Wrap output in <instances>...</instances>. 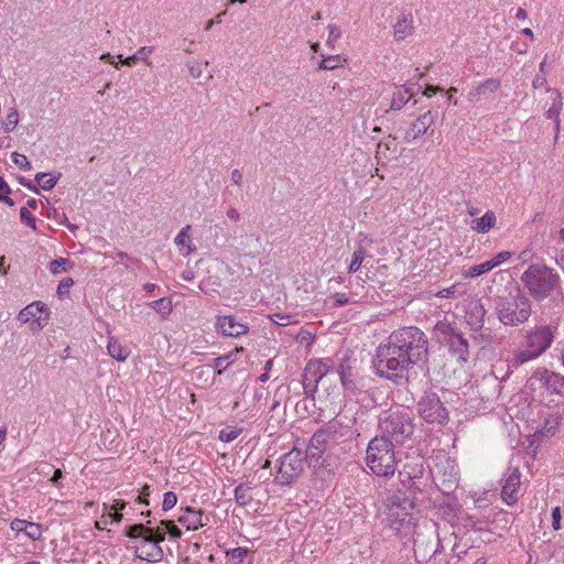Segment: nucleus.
<instances>
[{
  "label": "nucleus",
  "instance_id": "1",
  "mask_svg": "<svg viewBox=\"0 0 564 564\" xmlns=\"http://www.w3.org/2000/svg\"><path fill=\"white\" fill-rule=\"evenodd\" d=\"M527 295L535 302L563 301L564 291L558 272L545 263H532L521 274Z\"/></svg>",
  "mask_w": 564,
  "mask_h": 564
},
{
  "label": "nucleus",
  "instance_id": "2",
  "mask_svg": "<svg viewBox=\"0 0 564 564\" xmlns=\"http://www.w3.org/2000/svg\"><path fill=\"white\" fill-rule=\"evenodd\" d=\"M414 364L410 357L397 347L390 339L380 344L376 350L375 368L379 377L393 381L395 384L405 382L406 372Z\"/></svg>",
  "mask_w": 564,
  "mask_h": 564
},
{
  "label": "nucleus",
  "instance_id": "3",
  "mask_svg": "<svg viewBox=\"0 0 564 564\" xmlns=\"http://www.w3.org/2000/svg\"><path fill=\"white\" fill-rule=\"evenodd\" d=\"M495 313L503 325L519 326L529 321L532 314V301L524 292L517 289L516 293L495 299Z\"/></svg>",
  "mask_w": 564,
  "mask_h": 564
},
{
  "label": "nucleus",
  "instance_id": "4",
  "mask_svg": "<svg viewBox=\"0 0 564 564\" xmlns=\"http://www.w3.org/2000/svg\"><path fill=\"white\" fill-rule=\"evenodd\" d=\"M555 328L550 325H536L525 332L523 349L514 352L512 365L518 367L540 357L554 341Z\"/></svg>",
  "mask_w": 564,
  "mask_h": 564
},
{
  "label": "nucleus",
  "instance_id": "5",
  "mask_svg": "<svg viewBox=\"0 0 564 564\" xmlns=\"http://www.w3.org/2000/svg\"><path fill=\"white\" fill-rule=\"evenodd\" d=\"M366 462L370 470L381 477L392 476L397 459L392 441L384 435L375 436L368 444Z\"/></svg>",
  "mask_w": 564,
  "mask_h": 564
},
{
  "label": "nucleus",
  "instance_id": "6",
  "mask_svg": "<svg viewBox=\"0 0 564 564\" xmlns=\"http://www.w3.org/2000/svg\"><path fill=\"white\" fill-rule=\"evenodd\" d=\"M415 365L427 357V338L417 327H402L388 337Z\"/></svg>",
  "mask_w": 564,
  "mask_h": 564
},
{
  "label": "nucleus",
  "instance_id": "7",
  "mask_svg": "<svg viewBox=\"0 0 564 564\" xmlns=\"http://www.w3.org/2000/svg\"><path fill=\"white\" fill-rule=\"evenodd\" d=\"M386 507L389 528L399 534H410L415 521L412 513L413 502L404 494H394L387 499Z\"/></svg>",
  "mask_w": 564,
  "mask_h": 564
},
{
  "label": "nucleus",
  "instance_id": "8",
  "mask_svg": "<svg viewBox=\"0 0 564 564\" xmlns=\"http://www.w3.org/2000/svg\"><path fill=\"white\" fill-rule=\"evenodd\" d=\"M382 435L403 444L414 432L413 415L409 410L390 411L379 421Z\"/></svg>",
  "mask_w": 564,
  "mask_h": 564
},
{
  "label": "nucleus",
  "instance_id": "9",
  "mask_svg": "<svg viewBox=\"0 0 564 564\" xmlns=\"http://www.w3.org/2000/svg\"><path fill=\"white\" fill-rule=\"evenodd\" d=\"M303 469V453L293 447L280 458L275 481L280 486H290L302 474Z\"/></svg>",
  "mask_w": 564,
  "mask_h": 564
},
{
  "label": "nucleus",
  "instance_id": "10",
  "mask_svg": "<svg viewBox=\"0 0 564 564\" xmlns=\"http://www.w3.org/2000/svg\"><path fill=\"white\" fill-rule=\"evenodd\" d=\"M420 416L427 423L444 424L448 419V412L436 393H429L417 403Z\"/></svg>",
  "mask_w": 564,
  "mask_h": 564
},
{
  "label": "nucleus",
  "instance_id": "11",
  "mask_svg": "<svg viewBox=\"0 0 564 564\" xmlns=\"http://www.w3.org/2000/svg\"><path fill=\"white\" fill-rule=\"evenodd\" d=\"M522 473L518 466H509L501 477V500L508 506H514L521 497Z\"/></svg>",
  "mask_w": 564,
  "mask_h": 564
},
{
  "label": "nucleus",
  "instance_id": "12",
  "mask_svg": "<svg viewBox=\"0 0 564 564\" xmlns=\"http://www.w3.org/2000/svg\"><path fill=\"white\" fill-rule=\"evenodd\" d=\"M162 541H164V535L153 527L152 520L143 523V561L153 563L162 558L163 551L159 546Z\"/></svg>",
  "mask_w": 564,
  "mask_h": 564
},
{
  "label": "nucleus",
  "instance_id": "13",
  "mask_svg": "<svg viewBox=\"0 0 564 564\" xmlns=\"http://www.w3.org/2000/svg\"><path fill=\"white\" fill-rule=\"evenodd\" d=\"M529 383L531 387L539 386L551 393L564 395V377L547 369H538L529 379Z\"/></svg>",
  "mask_w": 564,
  "mask_h": 564
},
{
  "label": "nucleus",
  "instance_id": "14",
  "mask_svg": "<svg viewBox=\"0 0 564 564\" xmlns=\"http://www.w3.org/2000/svg\"><path fill=\"white\" fill-rule=\"evenodd\" d=\"M435 121V116L432 111H425L411 123V127L405 131L404 141L408 143L416 142L422 135L429 132L430 128Z\"/></svg>",
  "mask_w": 564,
  "mask_h": 564
},
{
  "label": "nucleus",
  "instance_id": "15",
  "mask_svg": "<svg viewBox=\"0 0 564 564\" xmlns=\"http://www.w3.org/2000/svg\"><path fill=\"white\" fill-rule=\"evenodd\" d=\"M332 444H337L351 436V427L340 417H335L319 427Z\"/></svg>",
  "mask_w": 564,
  "mask_h": 564
},
{
  "label": "nucleus",
  "instance_id": "16",
  "mask_svg": "<svg viewBox=\"0 0 564 564\" xmlns=\"http://www.w3.org/2000/svg\"><path fill=\"white\" fill-rule=\"evenodd\" d=\"M413 551L415 560L419 563L427 562L438 554V551H436V543L433 541L432 535L426 538L422 533H417L414 539Z\"/></svg>",
  "mask_w": 564,
  "mask_h": 564
},
{
  "label": "nucleus",
  "instance_id": "17",
  "mask_svg": "<svg viewBox=\"0 0 564 564\" xmlns=\"http://www.w3.org/2000/svg\"><path fill=\"white\" fill-rule=\"evenodd\" d=\"M215 326L218 333L227 337H239L249 330L248 325L238 322L232 315L218 316Z\"/></svg>",
  "mask_w": 564,
  "mask_h": 564
},
{
  "label": "nucleus",
  "instance_id": "18",
  "mask_svg": "<svg viewBox=\"0 0 564 564\" xmlns=\"http://www.w3.org/2000/svg\"><path fill=\"white\" fill-rule=\"evenodd\" d=\"M435 484L444 495L452 494L458 486V473L451 464L440 468L435 476Z\"/></svg>",
  "mask_w": 564,
  "mask_h": 564
},
{
  "label": "nucleus",
  "instance_id": "19",
  "mask_svg": "<svg viewBox=\"0 0 564 564\" xmlns=\"http://www.w3.org/2000/svg\"><path fill=\"white\" fill-rule=\"evenodd\" d=\"M177 522L185 527L186 530H198L208 524L209 518L205 516L203 510H197L192 507L182 509V513L177 518Z\"/></svg>",
  "mask_w": 564,
  "mask_h": 564
},
{
  "label": "nucleus",
  "instance_id": "20",
  "mask_svg": "<svg viewBox=\"0 0 564 564\" xmlns=\"http://www.w3.org/2000/svg\"><path fill=\"white\" fill-rule=\"evenodd\" d=\"M501 87V82L498 78H487L473 87L468 95V101L476 104L487 97L488 94L497 93Z\"/></svg>",
  "mask_w": 564,
  "mask_h": 564
},
{
  "label": "nucleus",
  "instance_id": "21",
  "mask_svg": "<svg viewBox=\"0 0 564 564\" xmlns=\"http://www.w3.org/2000/svg\"><path fill=\"white\" fill-rule=\"evenodd\" d=\"M337 372L340 378V382L346 390L355 391L357 389L355 367L349 357H344L340 360L337 367Z\"/></svg>",
  "mask_w": 564,
  "mask_h": 564
},
{
  "label": "nucleus",
  "instance_id": "22",
  "mask_svg": "<svg viewBox=\"0 0 564 564\" xmlns=\"http://www.w3.org/2000/svg\"><path fill=\"white\" fill-rule=\"evenodd\" d=\"M485 315L486 310L479 301L469 304L465 318L471 330L477 332L484 328Z\"/></svg>",
  "mask_w": 564,
  "mask_h": 564
},
{
  "label": "nucleus",
  "instance_id": "23",
  "mask_svg": "<svg viewBox=\"0 0 564 564\" xmlns=\"http://www.w3.org/2000/svg\"><path fill=\"white\" fill-rule=\"evenodd\" d=\"M446 345L448 346L449 352L459 364H464L469 359V344L462 333H458Z\"/></svg>",
  "mask_w": 564,
  "mask_h": 564
},
{
  "label": "nucleus",
  "instance_id": "24",
  "mask_svg": "<svg viewBox=\"0 0 564 564\" xmlns=\"http://www.w3.org/2000/svg\"><path fill=\"white\" fill-rule=\"evenodd\" d=\"M160 297L158 300H151L143 302V305L149 308L148 312H145V316L149 317L152 313H156L161 319L169 316L172 312V301L170 297L165 295H159Z\"/></svg>",
  "mask_w": 564,
  "mask_h": 564
},
{
  "label": "nucleus",
  "instance_id": "25",
  "mask_svg": "<svg viewBox=\"0 0 564 564\" xmlns=\"http://www.w3.org/2000/svg\"><path fill=\"white\" fill-rule=\"evenodd\" d=\"M330 444L332 443L323 434L321 429H318L310 440L307 446V456L310 458L318 459Z\"/></svg>",
  "mask_w": 564,
  "mask_h": 564
},
{
  "label": "nucleus",
  "instance_id": "26",
  "mask_svg": "<svg viewBox=\"0 0 564 564\" xmlns=\"http://www.w3.org/2000/svg\"><path fill=\"white\" fill-rule=\"evenodd\" d=\"M413 17L411 13H402L393 25V35L397 41H402L413 33Z\"/></svg>",
  "mask_w": 564,
  "mask_h": 564
},
{
  "label": "nucleus",
  "instance_id": "27",
  "mask_svg": "<svg viewBox=\"0 0 564 564\" xmlns=\"http://www.w3.org/2000/svg\"><path fill=\"white\" fill-rule=\"evenodd\" d=\"M321 380V372H316L312 366L306 365L302 379L305 395L314 399V394L317 391V386Z\"/></svg>",
  "mask_w": 564,
  "mask_h": 564
},
{
  "label": "nucleus",
  "instance_id": "28",
  "mask_svg": "<svg viewBox=\"0 0 564 564\" xmlns=\"http://www.w3.org/2000/svg\"><path fill=\"white\" fill-rule=\"evenodd\" d=\"M434 332L441 343L447 344L458 333H460L455 325L446 319L438 321L434 326Z\"/></svg>",
  "mask_w": 564,
  "mask_h": 564
},
{
  "label": "nucleus",
  "instance_id": "29",
  "mask_svg": "<svg viewBox=\"0 0 564 564\" xmlns=\"http://www.w3.org/2000/svg\"><path fill=\"white\" fill-rule=\"evenodd\" d=\"M413 97V93L404 86L399 87L392 96L390 109L393 111L401 110Z\"/></svg>",
  "mask_w": 564,
  "mask_h": 564
},
{
  "label": "nucleus",
  "instance_id": "30",
  "mask_svg": "<svg viewBox=\"0 0 564 564\" xmlns=\"http://www.w3.org/2000/svg\"><path fill=\"white\" fill-rule=\"evenodd\" d=\"M252 488L245 482L239 484L234 491L235 501L239 507H247L253 500Z\"/></svg>",
  "mask_w": 564,
  "mask_h": 564
},
{
  "label": "nucleus",
  "instance_id": "31",
  "mask_svg": "<svg viewBox=\"0 0 564 564\" xmlns=\"http://www.w3.org/2000/svg\"><path fill=\"white\" fill-rule=\"evenodd\" d=\"M435 533H436V551H438V554L444 552L446 549H449L451 551H456L458 538L454 532L446 533L443 536L436 531H435Z\"/></svg>",
  "mask_w": 564,
  "mask_h": 564
},
{
  "label": "nucleus",
  "instance_id": "32",
  "mask_svg": "<svg viewBox=\"0 0 564 564\" xmlns=\"http://www.w3.org/2000/svg\"><path fill=\"white\" fill-rule=\"evenodd\" d=\"M44 311H48L46 305L41 301H35L20 311L19 319L22 323H26L31 318H35L37 313L44 312Z\"/></svg>",
  "mask_w": 564,
  "mask_h": 564
},
{
  "label": "nucleus",
  "instance_id": "33",
  "mask_svg": "<svg viewBox=\"0 0 564 564\" xmlns=\"http://www.w3.org/2000/svg\"><path fill=\"white\" fill-rule=\"evenodd\" d=\"M191 231H192L191 225H186L185 227H183L181 229V231L177 234V236L174 239V241L177 246L186 248L185 256H188L196 250V247L193 246V243H192Z\"/></svg>",
  "mask_w": 564,
  "mask_h": 564
},
{
  "label": "nucleus",
  "instance_id": "34",
  "mask_svg": "<svg viewBox=\"0 0 564 564\" xmlns=\"http://www.w3.org/2000/svg\"><path fill=\"white\" fill-rule=\"evenodd\" d=\"M247 547H235L226 552V556L232 564H252V557Z\"/></svg>",
  "mask_w": 564,
  "mask_h": 564
},
{
  "label": "nucleus",
  "instance_id": "35",
  "mask_svg": "<svg viewBox=\"0 0 564 564\" xmlns=\"http://www.w3.org/2000/svg\"><path fill=\"white\" fill-rule=\"evenodd\" d=\"M473 229L480 234L488 232L496 224V215L494 212H487L482 217L475 219Z\"/></svg>",
  "mask_w": 564,
  "mask_h": 564
},
{
  "label": "nucleus",
  "instance_id": "36",
  "mask_svg": "<svg viewBox=\"0 0 564 564\" xmlns=\"http://www.w3.org/2000/svg\"><path fill=\"white\" fill-rule=\"evenodd\" d=\"M153 527L160 530L164 536L169 534L174 540L182 536L181 529L172 520H161L159 524L153 522Z\"/></svg>",
  "mask_w": 564,
  "mask_h": 564
},
{
  "label": "nucleus",
  "instance_id": "37",
  "mask_svg": "<svg viewBox=\"0 0 564 564\" xmlns=\"http://www.w3.org/2000/svg\"><path fill=\"white\" fill-rule=\"evenodd\" d=\"M59 177L61 173H57V175H52L51 173L39 172L35 175V181L42 189L51 191L52 188L55 187Z\"/></svg>",
  "mask_w": 564,
  "mask_h": 564
},
{
  "label": "nucleus",
  "instance_id": "38",
  "mask_svg": "<svg viewBox=\"0 0 564 564\" xmlns=\"http://www.w3.org/2000/svg\"><path fill=\"white\" fill-rule=\"evenodd\" d=\"M74 268V262L68 258H57L51 261L50 271L53 274H59L62 272H67L68 270Z\"/></svg>",
  "mask_w": 564,
  "mask_h": 564
},
{
  "label": "nucleus",
  "instance_id": "39",
  "mask_svg": "<svg viewBox=\"0 0 564 564\" xmlns=\"http://www.w3.org/2000/svg\"><path fill=\"white\" fill-rule=\"evenodd\" d=\"M318 63V69L319 70H333L340 66L341 62L344 61L340 55H328L324 56Z\"/></svg>",
  "mask_w": 564,
  "mask_h": 564
},
{
  "label": "nucleus",
  "instance_id": "40",
  "mask_svg": "<svg viewBox=\"0 0 564 564\" xmlns=\"http://www.w3.org/2000/svg\"><path fill=\"white\" fill-rule=\"evenodd\" d=\"M19 123V112L15 108H10L6 119L2 121L4 132H12Z\"/></svg>",
  "mask_w": 564,
  "mask_h": 564
},
{
  "label": "nucleus",
  "instance_id": "41",
  "mask_svg": "<svg viewBox=\"0 0 564 564\" xmlns=\"http://www.w3.org/2000/svg\"><path fill=\"white\" fill-rule=\"evenodd\" d=\"M107 349L109 355L117 360H126L128 357L127 350L112 338H110Z\"/></svg>",
  "mask_w": 564,
  "mask_h": 564
},
{
  "label": "nucleus",
  "instance_id": "42",
  "mask_svg": "<svg viewBox=\"0 0 564 564\" xmlns=\"http://www.w3.org/2000/svg\"><path fill=\"white\" fill-rule=\"evenodd\" d=\"M492 270V265L490 264V261H485L479 264H475L468 268L466 272V276L468 278H477L481 274H485Z\"/></svg>",
  "mask_w": 564,
  "mask_h": 564
},
{
  "label": "nucleus",
  "instance_id": "43",
  "mask_svg": "<svg viewBox=\"0 0 564 564\" xmlns=\"http://www.w3.org/2000/svg\"><path fill=\"white\" fill-rule=\"evenodd\" d=\"M307 366H312L316 372H321V378L325 377L333 369V362L329 359L326 360H311Z\"/></svg>",
  "mask_w": 564,
  "mask_h": 564
},
{
  "label": "nucleus",
  "instance_id": "44",
  "mask_svg": "<svg viewBox=\"0 0 564 564\" xmlns=\"http://www.w3.org/2000/svg\"><path fill=\"white\" fill-rule=\"evenodd\" d=\"M11 194V188L6 182L3 177L0 176V202L7 204L8 206H14V200L9 197Z\"/></svg>",
  "mask_w": 564,
  "mask_h": 564
},
{
  "label": "nucleus",
  "instance_id": "45",
  "mask_svg": "<svg viewBox=\"0 0 564 564\" xmlns=\"http://www.w3.org/2000/svg\"><path fill=\"white\" fill-rule=\"evenodd\" d=\"M24 533L30 540L37 541L42 536V525L40 523L29 521Z\"/></svg>",
  "mask_w": 564,
  "mask_h": 564
},
{
  "label": "nucleus",
  "instance_id": "46",
  "mask_svg": "<svg viewBox=\"0 0 564 564\" xmlns=\"http://www.w3.org/2000/svg\"><path fill=\"white\" fill-rule=\"evenodd\" d=\"M365 259V251L362 249H358L354 251L352 259L349 264L348 271L349 273H355L360 269V265Z\"/></svg>",
  "mask_w": 564,
  "mask_h": 564
},
{
  "label": "nucleus",
  "instance_id": "47",
  "mask_svg": "<svg viewBox=\"0 0 564 564\" xmlns=\"http://www.w3.org/2000/svg\"><path fill=\"white\" fill-rule=\"evenodd\" d=\"M11 158L13 163L23 171H30L32 169L31 162L24 154L19 152H12Z\"/></svg>",
  "mask_w": 564,
  "mask_h": 564
},
{
  "label": "nucleus",
  "instance_id": "48",
  "mask_svg": "<svg viewBox=\"0 0 564 564\" xmlns=\"http://www.w3.org/2000/svg\"><path fill=\"white\" fill-rule=\"evenodd\" d=\"M327 30L328 37L326 40V46L333 50L335 47L336 41L341 36V32L339 28L335 24H328Z\"/></svg>",
  "mask_w": 564,
  "mask_h": 564
},
{
  "label": "nucleus",
  "instance_id": "49",
  "mask_svg": "<svg viewBox=\"0 0 564 564\" xmlns=\"http://www.w3.org/2000/svg\"><path fill=\"white\" fill-rule=\"evenodd\" d=\"M270 319L280 326H288L295 322V316L291 314L274 313L270 316Z\"/></svg>",
  "mask_w": 564,
  "mask_h": 564
},
{
  "label": "nucleus",
  "instance_id": "50",
  "mask_svg": "<svg viewBox=\"0 0 564 564\" xmlns=\"http://www.w3.org/2000/svg\"><path fill=\"white\" fill-rule=\"evenodd\" d=\"M240 432H241V430H238V429H230V427L223 429L219 432V440L224 443H230L239 436Z\"/></svg>",
  "mask_w": 564,
  "mask_h": 564
},
{
  "label": "nucleus",
  "instance_id": "51",
  "mask_svg": "<svg viewBox=\"0 0 564 564\" xmlns=\"http://www.w3.org/2000/svg\"><path fill=\"white\" fill-rule=\"evenodd\" d=\"M20 219H21L22 223H24L30 228H32L34 230L36 229V219L31 214L29 208H26V207H21L20 208Z\"/></svg>",
  "mask_w": 564,
  "mask_h": 564
},
{
  "label": "nucleus",
  "instance_id": "52",
  "mask_svg": "<svg viewBox=\"0 0 564 564\" xmlns=\"http://www.w3.org/2000/svg\"><path fill=\"white\" fill-rule=\"evenodd\" d=\"M176 503H177V496L175 495V492L167 491L164 494V497H163L162 510L169 511L172 508H174Z\"/></svg>",
  "mask_w": 564,
  "mask_h": 564
},
{
  "label": "nucleus",
  "instance_id": "53",
  "mask_svg": "<svg viewBox=\"0 0 564 564\" xmlns=\"http://www.w3.org/2000/svg\"><path fill=\"white\" fill-rule=\"evenodd\" d=\"M74 285L72 278H64L59 281L56 293L59 297H63L69 293V289Z\"/></svg>",
  "mask_w": 564,
  "mask_h": 564
},
{
  "label": "nucleus",
  "instance_id": "54",
  "mask_svg": "<svg viewBox=\"0 0 564 564\" xmlns=\"http://www.w3.org/2000/svg\"><path fill=\"white\" fill-rule=\"evenodd\" d=\"M231 355L220 356L214 359V367L217 369V373L221 375L230 365Z\"/></svg>",
  "mask_w": 564,
  "mask_h": 564
},
{
  "label": "nucleus",
  "instance_id": "55",
  "mask_svg": "<svg viewBox=\"0 0 564 564\" xmlns=\"http://www.w3.org/2000/svg\"><path fill=\"white\" fill-rule=\"evenodd\" d=\"M511 258L510 251H501L497 253L492 259H490V264L492 265V269L500 265L501 263L506 262Z\"/></svg>",
  "mask_w": 564,
  "mask_h": 564
},
{
  "label": "nucleus",
  "instance_id": "56",
  "mask_svg": "<svg viewBox=\"0 0 564 564\" xmlns=\"http://www.w3.org/2000/svg\"><path fill=\"white\" fill-rule=\"evenodd\" d=\"M143 297L144 296H148V295H153V296H158V295H162L163 293L161 292V288L158 286L156 284L154 283H147V284H143Z\"/></svg>",
  "mask_w": 564,
  "mask_h": 564
},
{
  "label": "nucleus",
  "instance_id": "57",
  "mask_svg": "<svg viewBox=\"0 0 564 564\" xmlns=\"http://www.w3.org/2000/svg\"><path fill=\"white\" fill-rule=\"evenodd\" d=\"M187 67H188V72H189V75L193 77V78H199L203 74V68H202V65L197 62H188L187 64Z\"/></svg>",
  "mask_w": 564,
  "mask_h": 564
},
{
  "label": "nucleus",
  "instance_id": "58",
  "mask_svg": "<svg viewBox=\"0 0 564 564\" xmlns=\"http://www.w3.org/2000/svg\"><path fill=\"white\" fill-rule=\"evenodd\" d=\"M29 524V521L26 520H23V519H14L11 521L10 523V528L11 530L15 531V532H24V530L26 529Z\"/></svg>",
  "mask_w": 564,
  "mask_h": 564
},
{
  "label": "nucleus",
  "instance_id": "59",
  "mask_svg": "<svg viewBox=\"0 0 564 564\" xmlns=\"http://www.w3.org/2000/svg\"><path fill=\"white\" fill-rule=\"evenodd\" d=\"M561 519H562L561 508L560 507L553 508V510H552V528L555 531L560 530V528H561Z\"/></svg>",
  "mask_w": 564,
  "mask_h": 564
},
{
  "label": "nucleus",
  "instance_id": "60",
  "mask_svg": "<svg viewBox=\"0 0 564 564\" xmlns=\"http://www.w3.org/2000/svg\"><path fill=\"white\" fill-rule=\"evenodd\" d=\"M141 54V48L138 50L134 54L130 55V56H127L123 58L122 55H118L117 57L119 58V63L122 64V65H131L132 63H134L135 61L139 59V55Z\"/></svg>",
  "mask_w": 564,
  "mask_h": 564
},
{
  "label": "nucleus",
  "instance_id": "61",
  "mask_svg": "<svg viewBox=\"0 0 564 564\" xmlns=\"http://www.w3.org/2000/svg\"><path fill=\"white\" fill-rule=\"evenodd\" d=\"M486 332H487V334L481 333V334L479 335V337H478V336H475V337H474V339H475L479 345H481L482 347H485V346H487V345H489V344L491 343L490 329H489V328H486Z\"/></svg>",
  "mask_w": 564,
  "mask_h": 564
},
{
  "label": "nucleus",
  "instance_id": "62",
  "mask_svg": "<svg viewBox=\"0 0 564 564\" xmlns=\"http://www.w3.org/2000/svg\"><path fill=\"white\" fill-rule=\"evenodd\" d=\"M560 111H561V105L553 104L547 110H546V117L550 119L557 120L560 119Z\"/></svg>",
  "mask_w": 564,
  "mask_h": 564
},
{
  "label": "nucleus",
  "instance_id": "63",
  "mask_svg": "<svg viewBox=\"0 0 564 564\" xmlns=\"http://www.w3.org/2000/svg\"><path fill=\"white\" fill-rule=\"evenodd\" d=\"M127 535L132 539L141 536V523H135L127 528Z\"/></svg>",
  "mask_w": 564,
  "mask_h": 564
},
{
  "label": "nucleus",
  "instance_id": "64",
  "mask_svg": "<svg viewBox=\"0 0 564 564\" xmlns=\"http://www.w3.org/2000/svg\"><path fill=\"white\" fill-rule=\"evenodd\" d=\"M408 467L411 468V471H408L409 478L416 479V478L422 477V475H423V465L422 464L415 465L413 467H411V466H408Z\"/></svg>",
  "mask_w": 564,
  "mask_h": 564
}]
</instances>
